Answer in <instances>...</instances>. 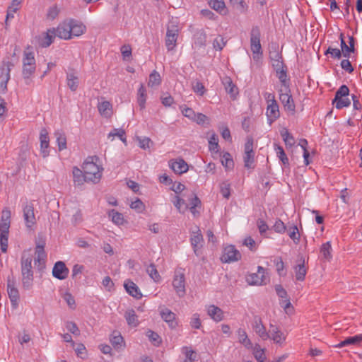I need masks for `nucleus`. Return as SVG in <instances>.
Listing matches in <instances>:
<instances>
[{
  "label": "nucleus",
  "mask_w": 362,
  "mask_h": 362,
  "mask_svg": "<svg viewBox=\"0 0 362 362\" xmlns=\"http://www.w3.org/2000/svg\"><path fill=\"white\" fill-rule=\"evenodd\" d=\"M170 165L172 170L177 174H182L188 170V165L183 159L173 161Z\"/></svg>",
  "instance_id": "obj_26"
},
{
  "label": "nucleus",
  "mask_w": 362,
  "mask_h": 362,
  "mask_svg": "<svg viewBox=\"0 0 362 362\" xmlns=\"http://www.w3.org/2000/svg\"><path fill=\"white\" fill-rule=\"evenodd\" d=\"M16 279L14 277L11 278L8 277L7 279V292L8 297L10 298L12 307L13 308H16L18 304V300L20 298L19 292L18 288L16 286Z\"/></svg>",
  "instance_id": "obj_10"
},
{
  "label": "nucleus",
  "mask_w": 362,
  "mask_h": 362,
  "mask_svg": "<svg viewBox=\"0 0 362 362\" xmlns=\"http://www.w3.org/2000/svg\"><path fill=\"white\" fill-rule=\"evenodd\" d=\"M274 230L279 233H284L286 230V227L283 221L277 219L273 226Z\"/></svg>",
  "instance_id": "obj_63"
},
{
  "label": "nucleus",
  "mask_w": 362,
  "mask_h": 362,
  "mask_svg": "<svg viewBox=\"0 0 362 362\" xmlns=\"http://www.w3.org/2000/svg\"><path fill=\"white\" fill-rule=\"evenodd\" d=\"M173 286L177 294L180 297L185 295V274L181 272H176L173 281Z\"/></svg>",
  "instance_id": "obj_13"
},
{
  "label": "nucleus",
  "mask_w": 362,
  "mask_h": 362,
  "mask_svg": "<svg viewBox=\"0 0 362 362\" xmlns=\"http://www.w3.org/2000/svg\"><path fill=\"white\" fill-rule=\"evenodd\" d=\"M161 83V77L159 73L156 71H153V72L149 76V80L148 85V86L153 87L158 86Z\"/></svg>",
  "instance_id": "obj_41"
},
{
  "label": "nucleus",
  "mask_w": 362,
  "mask_h": 362,
  "mask_svg": "<svg viewBox=\"0 0 362 362\" xmlns=\"http://www.w3.org/2000/svg\"><path fill=\"white\" fill-rule=\"evenodd\" d=\"M57 37L55 33V29H49L47 33H45V35L42 39L40 42V45L42 47H49L53 42L54 39Z\"/></svg>",
  "instance_id": "obj_30"
},
{
  "label": "nucleus",
  "mask_w": 362,
  "mask_h": 362,
  "mask_svg": "<svg viewBox=\"0 0 362 362\" xmlns=\"http://www.w3.org/2000/svg\"><path fill=\"white\" fill-rule=\"evenodd\" d=\"M261 33L257 26L253 27L250 32V48L254 60L262 58L263 52L260 43Z\"/></svg>",
  "instance_id": "obj_4"
},
{
  "label": "nucleus",
  "mask_w": 362,
  "mask_h": 362,
  "mask_svg": "<svg viewBox=\"0 0 362 362\" xmlns=\"http://www.w3.org/2000/svg\"><path fill=\"white\" fill-rule=\"evenodd\" d=\"M241 257L240 252L235 249V246L230 245L223 248L220 259L223 263H230L240 260Z\"/></svg>",
  "instance_id": "obj_9"
},
{
  "label": "nucleus",
  "mask_w": 362,
  "mask_h": 362,
  "mask_svg": "<svg viewBox=\"0 0 362 362\" xmlns=\"http://www.w3.org/2000/svg\"><path fill=\"white\" fill-rule=\"evenodd\" d=\"M69 269L66 267L64 262L62 261L57 262L52 269V275L54 277L63 280L69 275Z\"/></svg>",
  "instance_id": "obj_15"
},
{
  "label": "nucleus",
  "mask_w": 362,
  "mask_h": 362,
  "mask_svg": "<svg viewBox=\"0 0 362 362\" xmlns=\"http://www.w3.org/2000/svg\"><path fill=\"white\" fill-rule=\"evenodd\" d=\"M209 6L220 13L225 9V3L223 0H209Z\"/></svg>",
  "instance_id": "obj_49"
},
{
  "label": "nucleus",
  "mask_w": 362,
  "mask_h": 362,
  "mask_svg": "<svg viewBox=\"0 0 362 362\" xmlns=\"http://www.w3.org/2000/svg\"><path fill=\"white\" fill-rule=\"evenodd\" d=\"M223 84L226 92L229 93L231 97L235 98V96L238 93V88L235 84H233L231 79L230 78H226L224 79Z\"/></svg>",
  "instance_id": "obj_34"
},
{
  "label": "nucleus",
  "mask_w": 362,
  "mask_h": 362,
  "mask_svg": "<svg viewBox=\"0 0 362 362\" xmlns=\"http://www.w3.org/2000/svg\"><path fill=\"white\" fill-rule=\"evenodd\" d=\"M331 251H332V247L330 242H327L324 243L321 248H320V252L322 254L324 258L327 259H329L332 257L331 255Z\"/></svg>",
  "instance_id": "obj_51"
},
{
  "label": "nucleus",
  "mask_w": 362,
  "mask_h": 362,
  "mask_svg": "<svg viewBox=\"0 0 362 362\" xmlns=\"http://www.w3.org/2000/svg\"><path fill=\"white\" fill-rule=\"evenodd\" d=\"M178 33V25L175 23L171 22L168 25L165 37V46L168 51L173 50L176 46Z\"/></svg>",
  "instance_id": "obj_6"
},
{
  "label": "nucleus",
  "mask_w": 362,
  "mask_h": 362,
  "mask_svg": "<svg viewBox=\"0 0 362 362\" xmlns=\"http://www.w3.org/2000/svg\"><path fill=\"white\" fill-rule=\"evenodd\" d=\"M182 350L186 357L183 362H195L197 360V354L195 351L187 346H184Z\"/></svg>",
  "instance_id": "obj_44"
},
{
  "label": "nucleus",
  "mask_w": 362,
  "mask_h": 362,
  "mask_svg": "<svg viewBox=\"0 0 362 362\" xmlns=\"http://www.w3.org/2000/svg\"><path fill=\"white\" fill-rule=\"evenodd\" d=\"M279 100L284 106V110L291 115L296 113V105L293 97L291 94L290 83H288V88L284 87L279 90Z\"/></svg>",
  "instance_id": "obj_5"
},
{
  "label": "nucleus",
  "mask_w": 362,
  "mask_h": 362,
  "mask_svg": "<svg viewBox=\"0 0 362 362\" xmlns=\"http://www.w3.org/2000/svg\"><path fill=\"white\" fill-rule=\"evenodd\" d=\"M126 291L132 297L140 299L142 297V294L139 291V287L131 280H127L124 284Z\"/></svg>",
  "instance_id": "obj_19"
},
{
  "label": "nucleus",
  "mask_w": 362,
  "mask_h": 362,
  "mask_svg": "<svg viewBox=\"0 0 362 362\" xmlns=\"http://www.w3.org/2000/svg\"><path fill=\"white\" fill-rule=\"evenodd\" d=\"M230 184L227 182H223L221 184V193L223 197L228 199L230 195Z\"/></svg>",
  "instance_id": "obj_58"
},
{
  "label": "nucleus",
  "mask_w": 362,
  "mask_h": 362,
  "mask_svg": "<svg viewBox=\"0 0 362 362\" xmlns=\"http://www.w3.org/2000/svg\"><path fill=\"white\" fill-rule=\"evenodd\" d=\"M146 271L149 276L155 281L158 282L160 280V276L153 263L146 267Z\"/></svg>",
  "instance_id": "obj_35"
},
{
  "label": "nucleus",
  "mask_w": 362,
  "mask_h": 362,
  "mask_svg": "<svg viewBox=\"0 0 362 362\" xmlns=\"http://www.w3.org/2000/svg\"><path fill=\"white\" fill-rule=\"evenodd\" d=\"M272 66L276 71V76L281 82L282 87L288 88L289 78H288L287 76V66L284 64L283 60L275 62V63L272 64Z\"/></svg>",
  "instance_id": "obj_11"
},
{
  "label": "nucleus",
  "mask_w": 362,
  "mask_h": 362,
  "mask_svg": "<svg viewBox=\"0 0 362 362\" xmlns=\"http://www.w3.org/2000/svg\"><path fill=\"white\" fill-rule=\"evenodd\" d=\"M218 142V139L217 135L215 133H213L209 140V148L211 151H218L219 146Z\"/></svg>",
  "instance_id": "obj_50"
},
{
  "label": "nucleus",
  "mask_w": 362,
  "mask_h": 362,
  "mask_svg": "<svg viewBox=\"0 0 362 362\" xmlns=\"http://www.w3.org/2000/svg\"><path fill=\"white\" fill-rule=\"evenodd\" d=\"M127 324L132 327H136L139 324L138 317L134 310H129L124 314Z\"/></svg>",
  "instance_id": "obj_33"
},
{
  "label": "nucleus",
  "mask_w": 362,
  "mask_h": 362,
  "mask_svg": "<svg viewBox=\"0 0 362 362\" xmlns=\"http://www.w3.org/2000/svg\"><path fill=\"white\" fill-rule=\"evenodd\" d=\"M109 216L112 218V221L117 225H122L124 222V217L122 214L112 209L109 212Z\"/></svg>",
  "instance_id": "obj_46"
},
{
  "label": "nucleus",
  "mask_w": 362,
  "mask_h": 362,
  "mask_svg": "<svg viewBox=\"0 0 362 362\" xmlns=\"http://www.w3.org/2000/svg\"><path fill=\"white\" fill-rule=\"evenodd\" d=\"M254 157H255V153H245L244 155L243 159H244V166L245 168L250 169L252 168V164L254 163Z\"/></svg>",
  "instance_id": "obj_56"
},
{
  "label": "nucleus",
  "mask_w": 362,
  "mask_h": 362,
  "mask_svg": "<svg viewBox=\"0 0 362 362\" xmlns=\"http://www.w3.org/2000/svg\"><path fill=\"white\" fill-rule=\"evenodd\" d=\"M190 241L195 255L199 256V245L203 242V236L199 228L196 232H193Z\"/></svg>",
  "instance_id": "obj_25"
},
{
  "label": "nucleus",
  "mask_w": 362,
  "mask_h": 362,
  "mask_svg": "<svg viewBox=\"0 0 362 362\" xmlns=\"http://www.w3.org/2000/svg\"><path fill=\"white\" fill-rule=\"evenodd\" d=\"M281 135L286 146H292L295 144L294 138L288 130L285 129L281 132Z\"/></svg>",
  "instance_id": "obj_52"
},
{
  "label": "nucleus",
  "mask_w": 362,
  "mask_h": 362,
  "mask_svg": "<svg viewBox=\"0 0 362 362\" xmlns=\"http://www.w3.org/2000/svg\"><path fill=\"white\" fill-rule=\"evenodd\" d=\"M23 212L26 228L32 230L37 223L33 204L32 202H26L23 205Z\"/></svg>",
  "instance_id": "obj_7"
},
{
  "label": "nucleus",
  "mask_w": 362,
  "mask_h": 362,
  "mask_svg": "<svg viewBox=\"0 0 362 362\" xmlns=\"http://www.w3.org/2000/svg\"><path fill=\"white\" fill-rule=\"evenodd\" d=\"M13 66L11 62H7L6 63L4 62L1 68L0 93H4L7 90V83L10 79L11 67Z\"/></svg>",
  "instance_id": "obj_12"
},
{
  "label": "nucleus",
  "mask_w": 362,
  "mask_h": 362,
  "mask_svg": "<svg viewBox=\"0 0 362 362\" xmlns=\"http://www.w3.org/2000/svg\"><path fill=\"white\" fill-rule=\"evenodd\" d=\"M30 250H24L21 258V272L22 276V286L25 290H29L33 284V255Z\"/></svg>",
  "instance_id": "obj_1"
},
{
  "label": "nucleus",
  "mask_w": 362,
  "mask_h": 362,
  "mask_svg": "<svg viewBox=\"0 0 362 362\" xmlns=\"http://www.w3.org/2000/svg\"><path fill=\"white\" fill-rule=\"evenodd\" d=\"M192 89L194 93L202 96L206 91V88L203 83L200 81H196L195 83L192 84Z\"/></svg>",
  "instance_id": "obj_57"
},
{
  "label": "nucleus",
  "mask_w": 362,
  "mask_h": 362,
  "mask_svg": "<svg viewBox=\"0 0 362 362\" xmlns=\"http://www.w3.org/2000/svg\"><path fill=\"white\" fill-rule=\"evenodd\" d=\"M70 28L71 29V36H79L84 33L86 27L82 24L79 23L74 20H70L69 21Z\"/></svg>",
  "instance_id": "obj_27"
},
{
  "label": "nucleus",
  "mask_w": 362,
  "mask_h": 362,
  "mask_svg": "<svg viewBox=\"0 0 362 362\" xmlns=\"http://www.w3.org/2000/svg\"><path fill=\"white\" fill-rule=\"evenodd\" d=\"M110 341L112 345L115 349H119L122 347V344L124 342V339L119 332H114L112 333V338L110 339Z\"/></svg>",
  "instance_id": "obj_42"
},
{
  "label": "nucleus",
  "mask_w": 362,
  "mask_h": 362,
  "mask_svg": "<svg viewBox=\"0 0 362 362\" xmlns=\"http://www.w3.org/2000/svg\"><path fill=\"white\" fill-rule=\"evenodd\" d=\"M67 86L71 91H76L78 88L79 80L74 73H69L66 75Z\"/></svg>",
  "instance_id": "obj_31"
},
{
  "label": "nucleus",
  "mask_w": 362,
  "mask_h": 362,
  "mask_svg": "<svg viewBox=\"0 0 362 362\" xmlns=\"http://www.w3.org/2000/svg\"><path fill=\"white\" fill-rule=\"evenodd\" d=\"M35 66H30L23 64V75L25 78H29L30 76L35 72Z\"/></svg>",
  "instance_id": "obj_59"
},
{
  "label": "nucleus",
  "mask_w": 362,
  "mask_h": 362,
  "mask_svg": "<svg viewBox=\"0 0 362 362\" xmlns=\"http://www.w3.org/2000/svg\"><path fill=\"white\" fill-rule=\"evenodd\" d=\"M349 95V89L346 85H342L336 91L334 98H346Z\"/></svg>",
  "instance_id": "obj_55"
},
{
  "label": "nucleus",
  "mask_w": 362,
  "mask_h": 362,
  "mask_svg": "<svg viewBox=\"0 0 362 362\" xmlns=\"http://www.w3.org/2000/svg\"><path fill=\"white\" fill-rule=\"evenodd\" d=\"M246 281L250 285H264L269 281V278L265 275V269L259 266L257 273H252L247 276Z\"/></svg>",
  "instance_id": "obj_8"
},
{
  "label": "nucleus",
  "mask_w": 362,
  "mask_h": 362,
  "mask_svg": "<svg viewBox=\"0 0 362 362\" xmlns=\"http://www.w3.org/2000/svg\"><path fill=\"white\" fill-rule=\"evenodd\" d=\"M193 42L197 47H202L206 45V34L203 29L195 31L193 35Z\"/></svg>",
  "instance_id": "obj_22"
},
{
  "label": "nucleus",
  "mask_w": 362,
  "mask_h": 362,
  "mask_svg": "<svg viewBox=\"0 0 362 362\" xmlns=\"http://www.w3.org/2000/svg\"><path fill=\"white\" fill-rule=\"evenodd\" d=\"M294 271L296 279L298 281H303L305 279L307 273V270L305 267L304 259H303V262L301 263L294 267Z\"/></svg>",
  "instance_id": "obj_32"
},
{
  "label": "nucleus",
  "mask_w": 362,
  "mask_h": 362,
  "mask_svg": "<svg viewBox=\"0 0 362 362\" xmlns=\"http://www.w3.org/2000/svg\"><path fill=\"white\" fill-rule=\"evenodd\" d=\"M111 107L112 105L108 101H103L98 105V110L100 113L105 117H109L111 115Z\"/></svg>",
  "instance_id": "obj_39"
},
{
  "label": "nucleus",
  "mask_w": 362,
  "mask_h": 362,
  "mask_svg": "<svg viewBox=\"0 0 362 362\" xmlns=\"http://www.w3.org/2000/svg\"><path fill=\"white\" fill-rule=\"evenodd\" d=\"M275 150L276 151L278 158L282 162V163L285 166L289 165L288 158L285 153L284 148L281 146L275 144Z\"/></svg>",
  "instance_id": "obj_43"
},
{
  "label": "nucleus",
  "mask_w": 362,
  "mask_h": 362,
  "mask_svg": "<svg viewBox=\"0 0 362 362\" xmlns=\"http://www.w3.org/2000/svg\"><path fill=\"white\" fill-rule=\"evenodd\" d=\"M252 329L263 340H267L270 337L269 332H267L264 325L262 323V318L255 315L252 323Z\"/></svg>",
  "instance_id": "obj_14"
},
{
  "label": "nucleus",
  "mask_w": 362,
  "mask_h": 362,
  "mask_svg": "<svg viewBox=\"0 0 362 362\" xmlns=\"http://www.w3.org/2000/svg\"><path fill=\"white\" fill-rule=\"evenodd\" d=\"M222 165L226 170H230L234 166L233 158L229 153H225L221 159Z\"/></svg>",
  "instance_id": "obj_48"
},
{
  "label": "nucleus",
  "mask_w": 362,
  "mask_h": 362,
  "mask_svg": "<svg viewBox=\"0 0 362 362\" xmlns=\"http://www.w3.org/2000/svg\"><path fill=\"white\" fill-rule=\"evenodd\" d=\"M71 29L70 28V25L68 22H64L62 24L59 25V26L55 29V33L57 37L69 40L71 38Z\"/></svg>",
  "instance_id": "obj_17"
},
{
  "label": "nucleus",
  "mask_w": 362,
  "mask_h": 362,
  "mask_svg": "<svg viewBox=\"0 0 362 362\" xmlns=\"http://www.w3.org/2000/svg\"><path fill=\"white\" fill-rule=\"evenodd\" d=\"M267 116L269 124L273 123L280 116L279 107L277 103H269L267 108Z\"/></svg>",
  "instance_id": "obj_18"
},
{
  "label": "nucleus",
  "mask_w": 362,
  "mask_h": 362,
  "mask_svg": "<svg viewBox=\"0 0 362 362\" xmlns=\"http://www.w3.org/2000/svg\"><path fill=\"white\" fill-rule=\"evenodd\" d=\"M23 64L30 66H35V59L34 57V54L31 52H25L24 57L23 59Z\"/></svg>",
  "instance_id": "obj_53"
},
{
  "label": "nucleus",
  "mask_w": 362,
  "mask_h": 362,
  "mask_svg": "<svg viewBox=\"0 0 362 362\" xmlns=\"http://www.w3.org/2000/svg\"><path fill=\"white\" fill-rule=\"evenodd\" d=\"M269 339H272L276 344L281 345L286 339V337L282 332H279L270 336Z\"/></svg>",
  "instance_id": "obj_60"
},
{
  "label": "nucleus",
  "mask_w": 362,
  "mask_h": 362,
  "mask_svg": "<svg viewBox=\"0 0 362 362\" xmlns=\"http://www.w3.org/2000/svg\"><path fill=\"white\" fill-rule=\"evenodd\" d=\"M148 337L150 341H152L155 345H159L161 342L160 337L153 331L148 330Z\"/></svg>",
  "instance_id": "obj_61"
},
{
  "label": "nucleus",
  "mask_w": 362,
  "mask_h": 362,
  "mask_svg": "<svg viewBox=\"0 0 362 362\" xmlns=\"http://www.w3.org/2000/svg\"><path fill=\"white\" fill-rule=\"evenodd\" d=\"M146 100V88L143 84H141L140 88L138 90L137 102L141 107L144 109L145 107V103Z\"/></svg>",
  "instance_id": "obj_40"
},
{
  "label": "nucleus",
  "mask_w": 362,
  "mask_h": 362,
  "mask_svg": "<svg viewBox=\"0 0 362 362\" xmlns=\"http://www.w3.org/2000/svg\"><path fill=\"white\" fill-rule=\"evenodd\" d=\"M238 335L240 343L243 344L247 349L252 347V342L250 339H248L247 334L244 329H239L238 330Z\"/></svg>",
  "instance_id": "obj_38"
},
{
  "label": "nucleus",
  "mask_w": 362,
  "mask_h": 362,
  "mask_svg": "<svg viewBox=\"0 0 362 362\" xmlns=\"http://www.w3.org/2000/svg\"><path fill=\"white\" fill-rule=\"evenodd\" d=\"M332 104L335 105L337 109L340 110L343 107H349L351 105V100L347 97L334 98L332 100Z\"/></svg>",
  "instance_id": "obj_37"
},
{
  "label": "nucleus",
  "mask_w": 362,
  "mask_h": 362,
  "mask_svg": "<svg viewBox=\"0 0 362 362\" xmlns=\"http://www.w3.org/2000/svg\"><path fill=\"white\" fill-rule=\"evenodd\" d=\"M40 148H41V153L44 158L47 157L49 155V152L47 150L49 147V136L48 133L45 129H42L40 132Z\"/></svg>",
  "instance_id": "obj_20"
},
{
  "label": "nucleus",
  "mask_w": 362,
  "mask_h": 362,
  "mask_svg": "<svg viewBox=\"0 0 362 362\" xmlns=\"http://www.w3.org/2000/svg\"><path fill=\"white\" fill-rule=\"evenodd\" d=\"M225 45L226 42L222 37H216L213 42V47L216 50H221Z\"/></svg>",
  "instance_id": "obj_64"
},
{
  "label": "nucleus",
  "mask_w": 362,
  "mask_h": 362,
  "mask_svg": "<svg viewBox=\"0 0 362 362\" xmlns=\"http://www.w3.org/2000/svg\"><path fill=\"white\" fill-rule=\"evenodd\" d=\"M190 325L192 327L195 329H199L202 326L201 320L199 318V315L197 313H194L190 320Z\"/></svg>",
  "instance_id": "obj_62"
},
{
  "label": "nucleus",
  "mask_w": 362,
  "mask_h": 362,
  "mask_svg": "<svg viewBox=\"0 0 362 362\" xmlns=\"http://www.w3.org/2000/svg\"><path fill=\"white\" fill-rule=\"evenodd\" d=\"M160 316L162 319L168 324L170 328H175L177 325V322L175 320V314L168 308H165L162 309L160 311Z\"/></svg>",
  "instance_id": "obj_16"
},
{
  "label": "nucleus",
  "mask_w": 362,
  "mask_h": 362,
  "mask_svg": "<svg viewBox=\"0 0 362 362\" xmlns=\"http://www.w3.org/2000/svg\"><path fill=\"white\" fill-rule=\"evenodd\" d=\"M36 257L35 258V264L38 263V267H43L45 263V259L47 257L45 249L42 248L41 246L36 245L35 252Z\"/></svg>",
  "instance_id": "obj_29"
},
{
  "label": "nucleus",
  "mask_w": 362,
  "mask_h": 362,
  "mask_svg": "<svg viewBox=\"0 0 362 362\" xmlns=\"http://www.w3.org/2000/svg\"><path fill=\"white\" fill-rule=\"evenodd\" d=\"M130 207L139 213L144 211L145 209L144 204L139 199H136L135 201L132 202L130 204Z\"/></svg>",
  "instance_id": "obj_54"
},
{
  "label": "nucleus",
  "mask_w": 362,
  "mask_h": 362,
  "mask_svg": "<svg viewBox=\"0 0 362 362\" xmlns=\"http://www.w3.org/2000/svg\"><path fill=\"white\" fill-rule=\"evenodd\" d=\"M54 136L57 139L59 151H62L66 148V137L64 132H56Z\"/></svg>",
  "instance_id": "obj_36"
},
{
  "label": "nucleus",
  "mask_w": 362,
  "mask_h": 362,
  "mask_svg": "<svg viewBox=\"0 0 362 362\" xmlns=\"http://www.w3.org/2000/svg\"><path fill=\"white\" fill-rule=\"evenodd\" d=\"M362 341V334L349 337L334 346L335 348H342L349 345H359Z\"/></svg>",
  "instance_id": "obj_21"
},
{
  "label": "nucleus",
  "mask_w": 362,
  "mask_h": 362,
  "mask_svg": "<svg viewBox=\"0 0 362 362\" xmlns=\"http://www.w3.org/2000/svg\"><path fill=\"white\" fill-rule=\"evenodd\" d=\"M86 174L83 173V170H81L77 167H74L73 168V177L74 182L76 185L81 186L86 182H88L86 177H85Z\"/></svg>",
  "instance_id": "obj_24"
},
{
  "label": "nucleus",
  "mask_w": 362,
  "mask_h": 362,
  "mask_svg": "<svg viewBox=\"0 0 362 362\" xmlns=\"http://www.w3.org/2000/svg\"><path fill=\"white\" fill-rule=\"evenodd\" d=\"M11 213L8 208L2 211L0 222V245L2 252H6L8 249V238L11 225Z\"/></svg>",
  "instance_id": "obj_3"
},
{
  "label": "nucleus",
  "mask_w": 362,
  "mask_h": 362,
  "mask_svg": "<svg viewBox=\"0 0 362 362\" xmlns=\"http://www.w3.org/2000/svg\"><path fill=\"white\" fill-rule=\"evenodd\" d=\"M192 197L190 199L189 206L188 209L190 210L191 213L194 215V216H197L199 215V211L197 210V208H201L202 202L199 197L194 194H192Z\"/></svg>",
  "instance_id": "obj_28"
},
{
  "label": "nucleus",
  "mask_w": 362,
  "mask_h": 362,
  "mask_svg": "<svg viewBox=\"0 0 362 362\" xmlns=\"http://www.w3.org/2000/svg\"><path fill=\"white\" fill-rule=\"evenodd\" d=\"M117 136L119 139L127 145V138L125 136V131L122 129H114L108 134V138Z\"/></svg>",
  "instance_id": "obj_47"
},
{
  "label": "nucleus",
  "mask_w": 362,
  "mask_h": 362,
  "mask_svg": "<svg viewBox=\"0 0 362 362\" xmlns=\"http://www.w3.org/2000/svg\"><path fill=\"white\" fill-rule=\"evenodd\" d=\"M207 313L208 315L216 322H220L223 320L224 315L223 310L214 305L209 306Z\"/></svg>",
  "instance_id": "obj_23"
},
{
  "label": "nucleus",
  "mask_w": 362,
  "mask_h": 362,
  "mask_svg": "<svg viewBox=\"0 0 362 362\" xmlns=\"http://www.w3.org/2000/svg\"><path fill=\"white\" fill-rule=\"evenodd\" d=\"M97 156L88 157L83 163L82 168L88 181L97 183L100 180L103 168L96 164Z\"/></svg>",
  "instance_id": "obj_2"
},
{
  "label": "nucleus",
  "mask_w": 362,
  "mask_h": 362,
  "mask_svg": "<svg viewBox=\"0 0 362 362\" xmlns=\"http://www.w3.org/2000/svg\"><path fill=\"white\" fill-rule=\"evenodd\" d=\"M288 236L292 239L295 244H298L300 242V233L298 228L296 226L289 227L288 230Z\"/></svg>",
  "instance_id": "obj_45"
}]
</instances>
